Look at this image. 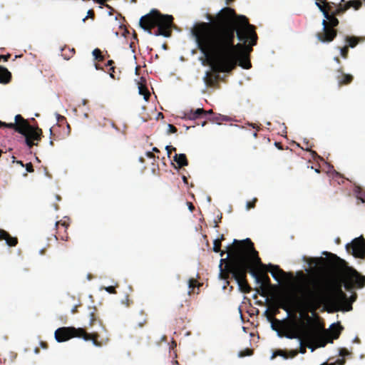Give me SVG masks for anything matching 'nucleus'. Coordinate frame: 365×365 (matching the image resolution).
Wrapping results in <instances>:
<instances>
[{"label": "nucleus", "mask_w": 365, "mask_h": 365, "mask_svg": "<svg viewBox=\"0 0 365 365\" xmlns=\"http://www.w3.org/2000/svg\"><path fill=\"white\" fill-rule=\"evenodd\" d=\"M209 22L196 24L192 29L197 46L212 62L215 72L230 73L238 65L249 69V53L257 43L256 28L234 9L225 7Z\"/></svg>", "instance_id": "f257e3e1"}, {"label": "nucleus", "mask_w": 365, "mask_h": 365, "mask_svg": "<svg viewBox=\"0 0 365 365\" xmlns=\"http://www.w3.org/2000/svg\"><path fill=\"white\" fill-rule=\"evenodd\" d=\"M313 289L306 287L304 304L307 309L315 312L322 304L331 307L334 311L349 312L352 310V303L356 301L357 295L353 293L349 299L342 291L340 283L334 284L331 293L328 294L323 284L316 279H312Z\"/></svg>", "instance_id": "f03ea898"}, {"label": "nucleus", "mask_w": 365, "mask_h": 365, "mask_svg": "<svg viewBox=\"0 0 365 365\" xmlns=\"http://www.w3.org/2000/svg\"><path fill=\"white\" fill-rule=\"evenodd\" d=\"M256 252L250 238L243 240L235 239L232 244L227 247V256L220 259L219 265L220 277L226 281L224 289L230 284L228 279L230 275Z\"/></svg>", "instance_id": "7ed1b4c3"}, {"label": "nucleus", "mask_w": 365, "mask_h": 365, "mask_svg": "<svg viewBox=\"0 0 365 365\" xmlns=\"http://www.w3.org/2000/svg\"><path fill=\"white\" fill-rule=\"evenodd\" d=\"M361 6L362 2L360 0H342L334 9L328 12L327 18L322 21L323 31L317 34L318 40L323 43L332 41L337 35V31L334 27L339 25V20L336 16L342 14L350 8L358 10Z\"/></svg>", "instance_id": "20e7f679"}, {"label": "nucleus", "mask_w": 365, "mask_h": 365, "mask_svg": "<svg viewBox=\"0 0 365 365\" xmlns=\"http://www.w3.org/2000/svg\"><path fill=\"white\" fill-rule=\"evenodd\" d=\"M173 19L171 15H164L157 9H152L149 14L140 18L139 24L142 29L150 34L151 30L157 27L155 32L156 36L169 37L171 35Z\"/></svg>", "instance_id": "39448f33"}, {"label": "nucleus", "mask_w": 365, "mask_h": 365, "mask_svg": "<svg viewBox=\"0 0 365 365\" xmlns=\"http://www.w3.org/2000/svg\"><path fill=\"white\" fill-rule=\"evenodd\" d=\"M257 267H264L257 251L231 274V277L237 282L241 292L248 294L252 291V288L247 279L248 272L251 274L256 281H259V278L257 277V271L255 270Z\"/></svg>", "instance_id": "423d86ee"}, {"label": "nucleus", "mask_w": 365, "mask_h": 365, "mask_svg": "<svg viewBox=\"0 0 365 365\" xmlns=\"http://www.w3.org/2000/svg\"><path fill=\"white\" fill-rule=\"evenodd\" d=\"M14 123H6L0 120V128L4 127L14 129L16 132L21 134L24 137L26 145L31 148L34 145H37L34 141H40L43 137L42 130L38 127H35L29 124V121L24 118L21 115L18 114L14 118Z\"/></svg>", "instance_id": "0eeeda50"}, {"label": "nucleus", "mask_w": 365, "mask_h": 365, "mask_svg": "<svg viewBox=\"0 0 365 365\" xmlns=\"http://www.w3.org/2000/svg\"><path fill=\"white\" fill-rule=\"evenodd\" d=\"M334 264L344 283V287L349 291L353 289H361L365 287V276L356 269L349 267L347 262L334 254H330Z\"/></svg>", "instance_id": "6e6552de"}, {"label": "nucleus", "mask_w": 365, "mask_h": 365, "mask_svg": "<svg viewBox=\"0 0 365 365\" xmlns=\"http://www.w3.org/2000/svg\"><path fill=\"white\" fill-rule=\"evenodd\" d=\"M54 336L58 342H64L72 338H82L85 341H92L96 346H101L102 342L98 341L100 334L97 331L87 332L85 328L74 327H63L55 331Z\"/></svg>", "instance_id": "1a4fd4ad"}, {"label": "nucleus", "mask_w": 365, "mask_h": 365, "mask_svg": "<svg viewBox=\"0 0 365 365\" xmlns=\"http://www.w3.org/2000/svg\"><path fill=\"white\" fill-rule=\"evenodd\" d=\"M303 338L307 346L314 351L318 347H324L332 340L324 332V327L319 324H314L310 329L303 331Z\"/></svg>", "instance_id": "9d476101"}, {"label": "nucleus", "mask_w": 365, "mask_h": 365, "mask_svg": "<svg viewBox=\"0 0 365 365\" xmlns=\"http://www.w3.org/2000/svg\"><path fill=\"white\" fill-rule=\"evenodd\" d=\"M346 250L356 258H364L365 239L363 237V236L355 238L351 244H348L346 245Z\"/></svg>", "instance_id": "9b49d317"}, {"label": "nucleus", "mask_w": 365, "mask_h": 365, "mask_svg": "<svg viewBox=\"0 0 365 365\" xmlns=\"http://www.w3.org/2000/svg\"><path fill=\"white\" fill-rule=\"evenodd\" d=\"M186 118L190 120H197L207 118L209 120L217 122L220 117L215 116L212 110H205L203 108H197L195 110H190L185 113Z\"/></svg>", "instance_id": "f8f14e48"}, {"label": "nucleus", "mask_w": 365, "mask_h": 365, "mask_svg": "<svg viewBox=\"0 0 365 365\" xmlns=\"http://www.w3.org/2000/svg\"><path fill=\"white\" fill-rule=\"evenodd\" d=\"M279 336H284L287 339H299L303 337V332H301L299 329L296 327H285L281 332L279 333Z\"/></svg>", "instance_id": "ddd939ff"}, {"label": "nucleus", "mask_w": 365, "mask_h": 365, "mask_svg": "<svg viewBox=\"0 0 365 365\" xmlns=\"http://www.w3.org/2000/svg\"><path fill=\"white\" fill-rule=\"evenodd\" d=\"M336 71L338 74L336 76V79L339 87L349 85L353 81V76L351 74L344 73L342 67L338 68Z\"/></svg>", "instance_id": "4468645a"}, {"label": "nucleus", "mask_w": 365, "mask_h": 365, "mask_svg": "<svg viewBox=\"0 0 365 365\" xmlns=\"http://www.w3.org/2000/svg\"><path fill=\"white\" fill-rule=\"evenodd\" d=\"M87 317L89 319V327H92L98 324L103 329H105L102 321L99 319L98 309L96 307H88Z\"/></svg>", "instance_id": "2eb2a0df"}, {"label": "nucleus", "mask_w": 365, "mask_h": 365, "mask_svg": "<svg viewBox=\"0 0 365 365\" xmlns=\"http://www.w3.org/2000/svg\"><path fill=\"white\" fill-rule=\"evenodd\" d=\"M265 314H267V319L271 322L272 329L276 331L277 332V334L279 335V333L281 332L282 329H284V322L276 318H274L273 316L276 314V312L272 314H269L268 311H266Z\"/></svg>", "instance_id": "dca6fc26"}, {"label": "nucleus", "mask_w": 365, "mask_h": 365, "mask_svg": "<svg viewBox=\"0 0 365 365\" xmlns=\"http://www.w3.org/2000/svg\"><path fill=\"white\" fill-rule=\"evenodd\" d=\"M316 5L322 12L324 18H327L328 12L332 9V5L336 6L334 3L328 2L327 0H317Z\"/></svg>", "instance_id": "f3484780"}, {"label": "nucleus", "mask_w": 365, "mask_h": 365, "mask_svg": "<svg viewBox=\"0 0 365 365\" xmlns=\"http://www.w3.org/2000/svg\"><path fill=\"white\" fill-rule=\"evenodd\" d=\"M56 226L57 229L56 239L60 237L62 240H68V236L66 233V230L68 227V225L66 222H56Z\"/></svg>", "instance_id": "a211bd4d"}, {"label": "nucleus", "mask_w": 365, "mask_h": 365, "mask_svg": "<svg viewBox=\"0 0 365 365\" xmlns=\"http://www.w3.org/2000/svg\"><path fill=\"white\" fill-rule=\"evenodd\" d=\"M6 240L9 246L14 247L18 244V239L15 237H11L9 232L4 230H0V240Z\"/></svg>", "instance_id": "6ab92c4d"}, {"label": "nucleus", "mask_w": 365, "mask_h": 365, "mask_svg": "<svg viewBox=\"0 0 365 365\" xmlns=\"http://www.w3.org/2000/svg\"><path fill=\"white\" fill-rule=\"evenodd\" d=\"M264 266H265L264 264ZM263 269L260 273L257 272V277L259 278V281H256L258 284H260L261 286H269L270 285V279L269 276L266 273L265 267H260Z\"/></svg>", "instance_id": "aec40b11"}, {"label": "nucleus", "mask_w": 365, "mask_h": 365, "mask_svg": "<svg viewBox=\"0 0 365 365\" xmlns=\"http://www.w3.org/2000/svg\"><path fill=\"white\" fill-rule=\"evenodd\" d=\"M219 80V75L214 74L210 71H207L204 78L205 83L209 87L215 86Z\"/></svg>", "instance_id": "412c9836"}, {"label": "nucleus", "mask_w": 365, "mask_h": 365, "mask_svg": "<svg viewBox=\"0 0 365 365\" xmlns=\"http://www.w3.org/2000/svg\"><path fill=\"white\" fill-rule=\"evenodd\" d=\"M11 73L5 67L0 66V83L7 84L11 81Z\"/></svg>", "instance_id": "4be33fe9"}, {"label": "nucleus", "mask_w": 365, "mask_h": 365, "mask_svg": "<svg viewBox=\"0 0 365 365\" xmlns=\"http://www.w3.org/2000/svg\"><path fill=\"white\" fill-rule=\"evenodd\" d=\"M269 267L271 268L269 272H271L272 276L277 282H279L280 277H284L286 275V272L280 269L278 265L269 264Z\"/></svg>", "instance_id": "5701e85b"}, {"label": "nucleus", "mask_w": 365, "mask_h": 365, "mask_svg": "<svg viewBox=\"0 0 365 365\" xmlns=\"http://www.w3.org/2000/svg\"><path fill=\"white\" fill-rule=\"evenodd\" d=\"M174 160L176 162L179 168L187 165L188 161L185 154H175Z\"/></svg>", "instance_id": "b1692460"}, {"label": "nucleus", "mask_w": 365, "mask_h": 365, "mask_svg": "<svg viewBox=\"0 0 365 365\" xmlns=\"http://www.w3.org/2000/svg\"><path fill=\"white\" fill-rule=\"evenodd\" d=\"M345 41L347 43L346 46L354 48L359 41V38L356 36H346Z\"/></svg>", "instance_id": "393cba45"}, {"label": "nucleus", "mask_w": 365, "mask_h": 365, "mask_svg": "<svg viewBox=\"0 0 365 365\" xmlns=\"http://www.w3.org/2000/svg\"><path fill=\"white\" fill-rule=\"evenodd\" d=\"M221 246L222 242H220L218 240H215L213 242V251L215 252H220V257H222L226 253V251L221 250Z\"/></svg>", "instance_id": "a878e982"}, {"label": "nucleus", "mask_w": 365, "mask_h": 365, "mask_svg": "<svg viewBox=\"0 0 365 365\" xmlns=\"http://www.w3.org/2000/svg\"><path fill=\"white\" fill-rule=\"evenodd\" d=\"M139 93L140 95L143 96L144 99L145 101H148V99L150 96V93L149 91L148 90V88L143 85H140L139 86Z\"/></svg>", "instance_id": "bb28decb"}, {"label": "nucleus", "mask_w": 365, "mask_h": 365, "mask_svg": "<svg viewBox=\"0 0 365 365\" xmlns=\"http://www.w3.org/2000/svg\"><path fill=\"white\" fill-rule=\"evenodd\" d=\"M289 299L286 297H282L279 299V307L284 310L287 311L289 307Z\"/></svg>", "instance_id": "cd10ccee"}, {"label": "nucleus", "mask_w": 365, "mask_h": 365, "mask_svg": "<svg viewBox=\"0 0 365 365\" xmlns=\"http://www.w3.org/2000/svg\"><path fill=\"white\" fill-rule=\"evenodd\" d=\"M93 55L94 56L95 60L98 61H103L104 60V57L102 55V52L99 48H95L93 51Z\"/></svg>", "instance_id": "c85d7f7f"}, {"label": "nucleus", "mask_w": 365, "mask_h": 365, "mask_svg": "<svg viewBox=\"0 0 365 365\" xmlns=\"http://www.w3.org/2000/svg\"><path fill=\"white\" fill-rule=\"evenodd\" d=\"M277 356H282L284 359H288V354L286 351L282 350V349H277L275 351L273 352L272 359H274Z\"/></svg>", "instance_id": "c756f323"}, {"label": "nucleus", "mask_w": 365, "mask_h": 365, "mask_svg": "<svg viewBox=\"0 0 365 365\" xmlns=\"http://www.w3.org/2000/svg\"><path fill=\"white\" fill-rule=\"evenodd\" d=\"M114 63L113 61V60H109L107 63V66H111L110 68V71L111 72L110 73V76L111 78L115 79H119V77H115V67L113 66V64Z\"/></svg>", "instance_id": "7c9ffc66"}, {"label": "nucleus", "mask_w": 365, "mask_h": 365, "mask_svg": "<svg viewBox=\"0 0 365 365\" xmlns=\"http://www.w3.org/2000/svg\"><path fill=\"white\" fill-rule=\"evenodd\" d=\"M304 338L302 337L300 339H299V344H300V347H299V350L298 351V353H301V354H305L306 351H307V349H306V347H307V344H304Z\"/></svg>", "instance_id": "2f4dec72"}, {"label": "nucleus", "mask_w": 365, "mask_h": 365, "mask_svg": "<svg viewBox=\"0 0 365 365\" xmlns=\"http://www.w3.org/2000/svg\"><path fill=\"white\" fill-rule=\"evenodd\" d=\"M340 49V54L344 58H347L349 54V47L345 46L342 48H339Z\"/></svg>", "instance_id": "473e14b6"}, {"label": "nucleus", "mask_w": 365, "mask_h": 365, "mask_svg": "<svg viewBox=\"0 0 365 365\" xmlns=\"http://www.w3.org/2000/svg\"><path fill=\"white\" fill-rule=\"evenodd\" d=\"M197 281L194 279H190L188 281V287L190 289H193L197 286ZM192 290L188 292L189 294H191Z\"/></svg>", "instance_id": "72a5a7b5"}, {"label": "nucleus", "mask_w": 365, "mask_h": 365, "mask_svg": "<svg viewBox=\"0 0 365 365\" xmlns=\"http://www.w3.org/2000/svg\"><path fill=\"white\" fill-rule=\"evenodd\" d=\"M351 355V352L346 348H341L339 350V356L344 359L345 356Z\"/></svg>", "instance_id": "f704fd0d"}, {"label": "nucleus", "mask_w": 365, "mask_h": 365, "mask_svg": "<svg viewBox=\"0 0 365 365\" xmlns=\"http://www.w3.org/2000/svg\"><path fill=\"white\" fill-rule=\"evenodd\" d=\"M252 354V350L250 349H246L245 350L242 351L239 353V356L244 357L246 356H250Z\"/></svg>", "instance_id": "c9c22d12"}, {"label": "nucleus", "mask_w": 365, "mask_h": 365, "mask_svg": "<svg viewBox=\"0 0 365 365\" xmlns=\"http://www.w3.org/2000/svg\"><path fill=\"white\" fill-rule=\"evenodd\" d=\"M257 201V198H254L252 201H250L247 202V209L250 210L252 208H254L255 207V204Z\"/></svg>", "instance_id": "e433bc0d"}, {"label": "nucleus", "mask_w": 365, "mask_h": 365, "mask_svg": "<svg viewBox=\"0 0 365 365\" xmlns=\"http://www.w3.org/2000/svg\"><path fill=\"white\" fill-rule=\"evenodd\" d=\"M343 328L339 325L337 326L336 329H333V331L334 333V339H337L341 333V330Z\"/></svg>", "instance_id": "4c0bfd02"}, {"label": "nucleus", "mask_w": 365, "mask_h": 365, "mask_svg": "<svg viewBox=\"0 0 365 365\" xmlns=\"http://www.w3.org/2000/svg\"><path fill=\"white\" fill-rule=\"evenodd\" d=\"M177 131H178V129L176 128L175 126H174L172 124H168V134L175 133Z\"/></svg>", "instance_id": "58836bf2"}, {"label": "nucleus", "mask_w": 365, "mask_h": 365, "mask_svg": "<svg viewBox=\"0 0 365 365\" xmlns=\"http://www.w3.org/2000/svg\"><path fill=\"white\" fill-rule=\"evenodd\" d=\"M165 150H167V153H168V156L169 158H170V155L172 153V151H175L176 150V148L171 146V145H167L165 147Z\"/></svg>", "instance_id": "ea45409f"}, {"label": "nucleus", "mask_w": 365, "mask_h": 365, "mask_svg": "<svg viewBox=\"0 0 365 365\" xmlns=\"http://www.w3.org/2000/svg\"><path fill=\"white\" fill-rule=\"evenodd\" d=\"M122 303L123 304H125L126 307H129L130 304H133V301L129 299L128 296H126L125 299L122 300Z\"/></svg>", "instance_id": "a19ab883"}, {"label": "nucleus", "mask_w": 365, "mask_h": 365, "mask_svg": "<svg viewBox=\"0 0 365 365\" xmlns=\"http://www.w3.org/2000/svg\"><path fill=\"white\" fill-rule=\"evenodd\" d=\"M140 315L141 317H143V319L137 322L139 327H142L147 322L146 319L144 317V314L143 312L140 313Z\"/></svg>", "instance_id": "79ce46f5"}, {"label": "nucleus", "mask_w": 365, "mask_h": 365, "mask_svg": "<svg viewBox=\"0 0 365 365\" xmlns=\"http://www.w3.org/2000/svg\"><path fill=\"white\" fill-rule=\"evenodd\" d=\"M26 170L29 173H33L34 171V167L31 163H28L25 165Z\"/></svg>", "instance_id": "37998d69"}, {"label": "nucleus", "mask_w": 365, "mask_h": 365, "mask_svg": "<svg viewBox=\"0 0 365 365\" xmlns=\"http://www.w3.org/2000/svg\"><path fill=\"white\" fill-rule=\"evenodd\" d=\"M357 199L362 203L365 202V192H360L357 196Z\"/></svg>", "instance_id": "c03bdc74"}, {"label": "nucleus", "mask_w": 365, "mask_h": 365, "mask_svg": "<svg viewBox=\"0 0 365 365\" xmlns=\"http://www.w3.org/2000/svg\"><path fill=\"white\" fill-rule=\"evenodd\" d=\"M105 289L110 294H115L116 293L115 287L109 286V287H106Z\"/></svg>", "instance_id": "a18cd8bd"}, {"label": "nucleus", "mask_w": 365, "mask_h": 365, "mask_svg": "<svg viewBox=\"0 0 365 365\" xmlns=\"http://www.w3.org/2000/svg\"><path fill=\"white\" fill-rule=\"evenodd\" d=\"M345 362H346V360L344 358H342V359H336L335 361V362H334V364L335 365H344Z\"/></svg>", "instance_id": "49530a36"}, {"label": "nucleus", "mask_w": 365, "mask_h": 365, "mask_svg": "<svg viewBox=\"0 0 365 365\" xmlns=\"http://www.w3.org/2000/svg\"><path fill=\"white\" fill-rule=\"evenodd\" d=\"M288 354V358L290 357V358H294L295 357L297 354H298V351L297 350H291Z\"/></svg>", "instance_id": "de8ad7c7"}, {"label": "nucleus", "mask_w": 365, "mask_h": 365, "mask_svg": "<svg viewBox=\"0 0 365 365\" xmlns=\"http://www.w3.org/2000/svg\"><path fill=\"white\" fill-rule=\"evenodd\" d=\"M11 57V54L8 53L6 55H0V61H7Z\"/></svg>", "instance_id": "09e8293b"}, {"label": "nucleus", "mask_w": 365, "mask_h": 365, "mask_svg": "<svg viewBox=\"0 0 365 365\" xmlns=\"http://www.w3.org/2000/svg\"><path fill=\"white\" fill-rule=\"evenodd\" d=\"M187 204L188 205V209L190 210V211L191 212H192L195 210L194 205L192 202H187Z\"/></svg>", "instance_id": "8fccbe9b"}, {"label": "nucleus", "mask_w": 365, "mask_h": 365, "mask_svg": "<svg viewBox=\"0 0 365 365\" xmlns=\"http://www.w3.org/2000/svg\"><path fill=\"white\" fill-rule=\"evenodd\" d=\"M146 156L149 158H155V155H154V153L151 151H148L146 153Z\"/></svg>", "instance_id": "3c124183"}, {"label": "nucleus", "mask_w": 365, "mask_h": 365, "mask_svg": "<svg viewBox=\"0 0 365 365\" xmlns=\"http://www.w3.org/2000/svg\"><path fill=\"white\" fill-rule=\"evenodd\" d=\"M88 16H89L91 18H93L94 17V11L93 10H89L88 11Z\"/></svg>", "instance_id": "603ef678"}, {"label": "nucleus", "mask_w": 365, "mask_h": 365, "mask_svg": "<svg viewBox=\"0 0 365 365\" xmlns=\"http://www.w3.org/2000/svg\"><path fill=\"white\" fill-rule=\"evenodd\" d=\"M274 144H275V145H276L279 149H280V150H282V145H281V143H277V142H276Z\"/></svg>", "instance_id": "864d4df0"}, {"label": "nucleus", "mask_w": 365, "mask_h": 365, "mask_svg": "<svg viewBox=\"0 0 365 365\" xmlns=\"http://www.w3.org/2000/svg\"><path fill=\"white\" fill-rule=\"evenodd\" d=\"M152 152H153V153L154 152V153H160V150H159V149H158V148L154 147V148H153V151H152Z\"/></svg>", "instance_id": "5fc2aeb1"}, {"label": "nucleus", "mask_w": 365, "mask_h": 365, "mask_svg": "<svg viewBox=\"0 0 365 365\" xmlns=\"http://www.w3.org/2000/svg\"><path fill=\"white\" fill-rule=\"evenodd\" d=\"M217 240H220V242H222L223 240H225L224 235H221L220 238H217Z\"/></svg>", "instance_id": "6e6d98bb"}, {"label": "nucleus", "mask_w": 365, "mask_h": 365, "mask_svg": "<svg viewBox=\"0 0 365 365\" xmlns=\"http://www.w3.org/2000/svg\"><path fill=\"white\" fill-rule=\"evenodd\" d=\"M221 219H222V216H220V217L218 221H216V220L215 221V227H218V222L221 221Z\"/></svg>", "instance_id": "4d7b16f0"}, {"label": "nucleus", "mask_w": 365, "mask_h": 365, "mask_svg": "<svg viewBox=\"0 0 365 365\" xmlns=\"http://www.w3.org/2000/svg\"><path fill=\"white\" fill-rule=\"evenodd\" d=\"M334 60L339 64L341 63L339 57H334Z\"/></svg>", "instance_id": "13d9d810"}, {"label": "nucleus", "mask_w": 365, "mask_h": 365, "mask_svg": "<svg viewBox=\"0 0 365 365\" xmlns=\"http://www.w3.org/2000/svg\"><path fill=\"white\" fill-rule=\"evenodd\" d=\"M182 180L185 184H187V178L185 175L182 176Z\"/></svg>", "instance_id": "bf43d9fd"}, {"label": "nucleus", "mask_w": 365, "mask_h": 365, "mask_svg": "<svg viewBox=\"0 0 365 365\" xmlns=\"http://www.w3.org/2000/svg\"><path fill=\"white\" fill-rule=\"evenodd\" d=\"M226 1V4L229 5L230 4H232L235 0H225Z\"/></svg>", "instance_id": "052dcab7"}, {"label": "nucleus", "mask_w": 365, "mask_h": 365, "mask_svg": "<svg viewBox=\"0 0 365 365\" xmlns=\"http://www.w3.org/2000/svg\"><path fill=\"white\" fill-rule=\"evenodd\" d=\"M77 312V307H75L72 309V313H76Z\"/></svg>", "instance_id": "680f3d73"}, {"label": "nucleus", "mask_w": 365, "mask_h": 365, "mask_svg": "<svg viewBox=\"0 0 365 365\" xmlns=\"http://www.w3.org/2000/svg\"><path fill=\"white\" fill-rule=\"evenodd\" d=\"M17 163H18L19 165H21V166L24 167V163H23V162H22V161H21V160L17 161Z\"/></svg>", "instance_id": "e2e57ef3"}, {"label": "nucleus", "mask_w": 365, "mask_h": 365, "mask_svg": "<svg viewBox=\"0 0 365 365\" xmlns=\"http://www.w3.org/2000/svg\"><path fill=\"white\" fill-rule=\"evenodd\" d=\"M60 118L62 120H66V118L64 116H61L58 118V121H60Z\"/></svg>", "instance_id": "0e129e2a"}, {"label": "nucleus", "mask_w": 365, "mask_h": 365, "mask_svg": "<svg viewBox=\"0 0 365 365\" xmlns=\"http://www.w3.org/2000/svg\"><path fill=\"white\" fill-rule=\"evenodd\" d=\"M322 365H335L334 363H331V364H327V363H324V364Z\"/></svg>", "instance_id": "69168bd1"}, {"label": "nucleus", "mask_w": 365, "mask_h": 365, "mask_svg": "<svg viewBox=\"0 0 365 365\" xmlns=\"http://www.w3.org/2000/svg\"><path fill=\"white\" fill-rule=\"evenodd\" d=\"M49 144H50L51 146H53V140H50Z\"/></svg>", "instance_id": "338daca9"}, {"label": "nucleus", "mask_w": 365, "mask_h": 365, "mask_svg": "<svg viewBox=\"0 0 365 365\" xmlns=\"http://www.w3.org/2000/svg\"><path fill=\"white\" fill-rule=\"evenodd\" d=\"M253 136H254L255 138H256V137L257 136V133L256 132H255V133H253Z\"/></svg>", "instance_id": "774afa93"}]
</instances>
